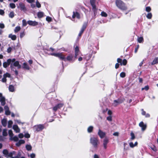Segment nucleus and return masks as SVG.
Instances as JSON below:
<instances>
[{
    "instance_id": "obj_25",
    "label": "nucleus",
    "mask_w": 158,
    "mask_h": 158,
    "mask_svg": "<svg viewBox=\"0 0 158 158\" xmlns=\"http://www.w3.org/2000/svg\"><path fill=\"white\" fill-rule=\"evenodd\" d=\"M2 124L4 127H6L7 124V121L5 119H3L2 121Z\"/></svg>"
},
{
    "instance_id": "obj_41",
    "label": "nucleus",
    "mask_w": 158,
    "mask_h": 158,
    "mask_svg": "<svg viewBox=\"0 0 158 158\" xmlns=\"http://www.w3.org/2000/svg\"><path fill=\"white\" fill-rule=\"evenodd\" d=\"M15 153V152H11L10 153H9L7 157H10L11 158L12 157H13L12 156L13 154H14Z\"/></svg>"
},
{
    "instance_id": "obj_22",
    "label": "nucleus",
    "mask_w": 158,
    "mask_h": 158,
    "mask_svg": "<svg viewBox=\"0 0 158 158\" xmlns=\"http://www.w3.org/2000/svg\"><path fill=\"white\" fill-rule=\"evenodd\" d=\"M25 143V141L23 140H20L18 142L16 143V145L18 146H19L21 144H23Z\"/></svg>"
},
{
    "instance_id": "obj_39",
    "label": "nucleus",
    "mask_w": 158,
    "mask_h": 158,
    "mask_svg": "<svg viewBox=\"0 0 158 158\" xmlns=\"http://www.w3.org/2000/svg\"><path fill=\"white\" fill-rule=\"evenodd\" d=\"M3 135L4 136H6L7 135V130L6 129H4L3 131Z\"/></svg>"
},
{
    "instance_id": "obj_49",
    "label": "nucleus",
    "mask_w": 158,
    "mask_h": 158,
    "mask_svg": "<svg viewBox=\"0 0 158 158\" xmlns=\"http://www.w3.org/2000/svg\"><path fill=\"white\" fill-rule=\"evenodd\" d=\"M86 27V25H84L81 29V31H82V32H84V31L85 30V29Z\"/></svg>"
},
{
    "instance_id": "obj_54",
    "label": "nucleus",
    "mask_w": 158,
    "mask_h": 158,
    "mask_svg": "<svg viewBox=\"0 0 158 158\" xmlns=\"http://www.w3.org/2000/svg\"><path fill=\"white\" fill-rule=\"evenodd\" d=\"M8 60H10V63H13L14 62H15V58H13L12 59H9Z\"/></svg>"
},
{
    "instance_id": "obj_36",
    "label": "nucleus",
    "mask_w": 158,
    "mask_h": 158,
    "mask_svg": "<svg viewBox=\"0 0 158 158\" xmlns=\"http://www.w3.org/2000/svg\"><path fill=\"white\" fill-rule=\"evenodd\" d=\"M152 15L151 13H148L146 16L147 18L148 19H151L152 17Z\"/></svg>"
},
{
    "instance_id": "obj_10",
    "label": "nucleus",
    "mask_w": 158,
    "mask_h": 158,
    "mask_svg": "<svg viewBox=\"0 0 158 158\" xmlns=\"http://www.w3.org/2000/svg\"><path fill=\"white\" fill-rule=\"evenodd\" d=\"M139 126L141 128L142 130L144 131L146 128V125L143 122H140L139 124Z\"/></svg>"
},
{
    "instance_id": "obj_7",
    "label": "nucleus",
    "mask_w": 158,
    "mask_h": 158,
    "mask_svg": "<svg viewBox=\"0 0 158 158\" xmlns=\"http://www.w3.org/2000/svg\"><path fill=\"white\" fill-rule=\"evenodd\" d=\"M109 139L106 137L103 140V145L105 149H106L107 148V145L109 142Z\"/></svg>"
},
{
    "instance_id": "obj_62",
    "label": "nucleus",
    "mask_w": 158,
    "mask_h": 158,
    "mask_svg": "<svg viewBox=\"0 0 158 158\" xmlns=\"http://www.w3.org/2000/svg\"><path fill=\"white\" fill-rule=\"evenodd\" d=\"M30 156L31 158H34L35 156V155L34 153H32L30 155Z\"/></svg>"
},
{
    "instance_id": "obj_32",
    "label": "nucleus",
    "mask_w": 158,
    "mask_h": 158,
    "mask_svg": "<svg viewBox=\"0 0 158 158\" xmlns=\"http://www.w3.org/2000/svg\"><path fill=\"white\" fill-rule=\"evenodd\" d=\"M13 124V122L11 120H10L8 122V128H10L12 127V124Z\"/></svg>"
},
{
    "instance_id": "obj_48",
    "label": "nucleus",
    "mask_w": 158,
    "mask_h": 158,
    "mask_svg": "<svg viewBox=\"0 0 158 158\" xmlns=\"http://www.w3.org/2000/svg\"><path fill=\"white\" fill-rule=\"evenodd\" d=\"M3 76L4 77L5 76L6 78L7 77H10V75L9 73H6L3 75Z\"/></svg>"
},
{
    "instance_id": "obj_33",
    "label": "nucleus",
    "mask_w": 158,
    "mask_h": 158,
    "mask_svg": "<svg viewBox=\"0 0 158 158\" xmlns=\"http://www.w3.org/2000/svg\"><path fill=\"white\" fill-rule=\"evenodd\" d=\"M93 129V127L92 126H89L87 129L88 131V132L90 133L91 132Z\"/></svg>"
},
{
    "instance_id": "obj_2",
    "label": "nucleus",
    "mask_w": 158,
    "mask_h": 158,
    "mask_svg": "<svg viewBox=\"0 0 158 158\" xmlns=\"http://www.w3.org/2000/svg\"><path fill=\"white\" fill-rule=\"evenodd\" d=\"M90 143L94 147H96L99 142L97 138L92 137L90 138Z\"/></svg>"
},
{
    "instance_id": "obj_4",
    "label": "nucleus",
    "mask_w": 158,
    "mask_h": 158,
    "mask_svg": "<svg viewBox=\"0 0 158 158\" xmlns=\"http://www.w3.org/2000/svg\"><path fill=\"white\" fill-rule=\"evenodd\" d=\"M51 55L52 56H54L56 57H58L61 60H65L64 56L61 53H52L51 54Z\"/></svg>"
},
{
    "instance_id": "obj_27",
    "label": "nucleus",
    "mask_w": 158,
    "mask_h": 158,
    "mask_svg": "<svg viewBox=\"0 0 158 158\" xmlns=\"http://www.w3.org/2000/svg\"><path fill=\"white\" fill-rule=\"evenodd\" d=\"M44 14L43 12H39L38 13L37 15L39 18H41L44 16Z\"/></svg>"
},
{
    "instance_id": "obj_20",
    "label": "nucleus",
    "mask_w": 158,
    "mask_h": 158,
    "mask_svg": "<svg viewBox=\"0 0 158 158\" xmlns=\"http://www.w3.org/2000/svg\"><path fill=\"white\" fill-rule=\"evenodd\" d=\"M129 146L131 148H133L135 146H137L138 144V143L137 142H136L134 144L132 142H130L129 143Z\"/></svg>"
},
{
    "instance_id": "obj_19",
    "label": "nucleus",
    "mask_w": 158,
    "mask_h": 158,
    "mask_svg": "<svg viewBox=\"0 0 158 158\" xmlns=\"http://www.w3.org/2000/svg\"><path fill=\"white\" fill-rule=\"evenodd\" d=\"M8 37L10 38L13 40H15L16 39V36L14 35L10 34L9 35Z\"/></svg>"
},
{
    "instance_id": "obj_21",
    "label": "nucleus",
    "mask_w": 158,
    "mask_h": 158,
    "mask_svg": "<svg viewBox=\"0 0 158 158\" xmlns=\"http://www.w3.org/2000/svg\"><path fill=\"white\" fill-rule=\"evenodd\" d=\"M65 61L66 60L69 61L73 60V57L72 55H69L67 57L66 59H65Z\"/></svg>"
},
{
    "instance_id": "obj_58",
    "label": "nucleus",
    "mask_w": 158,
    "mask_h": 158,
    "mask_svg": "<svg viewBox=\"0 0 158 158\" xmlns=\"http://www.w3.org/2000/svg\"><path fill=\"white\" fill-rule=\"evenodd\" d=\"M12 48H11V47H9L7 49V52H8V53H10L11 50H12Z\"/></svg>"
},
{
    "instance_id": "obj_11",
    "label": "nucleus",
    "mask_w": 158,
    "mask_h": 158,
    "mask_svg": "<svg viewBox=\"0 0 158 158\" xmlns=\"http://www.w3.org/2000/svg\"><path fill=\"white\" fill-rule=\"evenodd\" d=\"M27 23L31 26H35L37 25L38 23L37 22L35 21H32L31 20H29L27 22Z\"/></svg>"
},
{
    "instance_id": "obj_52",
    "label": "nucleus",
    "mask_w": 158,
    "mask_h": 158,
    "mask_svg": "<svg viewBox=\"0 0 158 158\" xmlns=\"http://www.w3.org/2000/svg\"><path fill=\"white\" fill-rule=\"evenodd\" d=\"M117 61L118 63H120L121 65H122V60L120 58H118L117 60Z\"/></svg>"
},
{
    "instance_id": "obj_28",
    "label": "nucleus",
    "mask_w": 158,
    "mask_h": 158,
    "mask_svg": "<svg viewBox=\"0 0 158 158\" xmlns=\"http://www.w3.org/2000/svg\"><path fill=\"white\" fill-rule=\"evenodd\" d=\"M121 103V102H119V101H118V100H115L114 101V102H113V105L114 106H117L118 105V103Z\"/></svg>"
},
{
    "instance_id": "obj_13",
    "label": "nucleus",
    "mask_w": 158,
    "mask_h": 158,
    "mask_svg": "<svg viewBox=\"0 0 158 158\" xmlns=\"http://www.w3.org/2000/svg\"><path fill=\"white\" fill-rule=\"evenodd\" d=\"M13 128L14 131L16 133H19L20 131V129L19 128L18 126L17 125H14L13 127Z\"/></svg>"
},
{
    "instance_id": "obj_47",
    "label": "nucleus",
    "mask_w": 158,
    "mask_h": 158,
    "mask_svg": "<svg viewBox=\"0 0 158 158\" xmlns=\"http://www.w3.org/2000/svg\"><path fill=\"white\" fill-rule=\"evenodd\" d=\"M145 10L148 12H150L151 10V8L149 6H147L146 7Z\"/></svg>"
},
{
    "instance_id": "obj_40",
    "label": "nucleus",
    "mask_w": 158,
    "mask_h": 158,
    "mask_svg": "<svg viewBox=\"0 0 158 158\" xmlns=\"http://www.w3.org/2000/svg\"><path fill=\"white\" fill-rule=\"evenodd\" d=\"M14 16V13L13 12H11L9 15V16L11 18H13Z\"/></svg>"
},
{
    "instance_id": "obj_51",
    "label": "nucleus",
    "mask_w": 158,
    "mask_h": 158,
    "mask_svg": "<svg viewBox=\"0 0 158 158\" xmlns=\"http://www.w3.org/2000/svg\"><path fill=\"white\" fill-rule=\"evenodd\" d=\"M46 20L48 22H50L51 21L52 19L51 17L48 16H47L46 18Z\"/></svg>"
},
{
    "instance_id": "obj_55",
    "label": "nucleus",
    "mask_w": 158,
    "mask_h": 158,
    "mask_svg": "<svg viewBox=\"0 0 158 158\" xmlns=\"http://www.w3.org/2000/svg\"><path fill=\"white\" fill-rule=\"evenodd\" d=\"M63 106V104H58L57 106L58 108H60L61 107H62Z\"/></svg>"
},
{
    "instance_id": "obj_18",
    "label": "nucleus",
    "mask_w": 158,
    "mask_h": 158,
    "mask_svg": "<svg viewBox=\"0 0 158 158\" xmlns=\"http://www.w3.org/2000/svg\"><path fill=\"white\" fill-rule=\"evenodd\" d=\"M73 18H74L75 17H76L78 19L80 18V15L77 12H73V15L72 16Z\"/></svg>"
},
{
    "instance_id": "obj_38",
    "label": "nucleus",
    "mask_w": 158,
    "mask_h": 158,
    "mask_svg": "<svg viewBox=\"0 0 158 158\" xmlns=\"http://www.w3.org/2000/svg\"><path fill=\"white\" fill-rule=\"evenodd\" d=\"M26 148L28 151L31 150V147L30 145H27L26 146Z\"/></svg>"
},
{
    "instance_id": "obj_34",
    "label": "nucleus",
    "mask_w": 158,
    "mask_h": 158,
    "mask_svg": "<svg viewBox=\"0 0 158 158\" xmlns=\"http://www.w3.org/2000/svg\"><path fill=\"white\" fill-rule=\"evenodd\" d=\"M8 133L10 137V138L13 136V133L12 131L11 130H9L8 131Z\"/></svg>"
},
{
    "instance_id": "obj_17",
    "label": "nucleus",
    "mask_w": 158,
    "mask_h": 158,
    "mask_svg": "<svg viewBox=\"0 0 158 158\" xmlns=\"http://www.w3.org/2000/svg\"><path fill=\"white\" fill-rule=\"evenodd\" d=\"M158 63V56L155 57L151 63L152 65Z\"/></svg>"
},
{
    "instance_id": "obj_44",
    "label": "nucleus",
    "mask_w": 158,
    "mask_h": 158,
    "mask_svg": "<svg viewBox=\"0 0 158 158\" xmlns=\"http://www.w3.org/2000/svg\"><path fill=\"white\" fill-rule=\"evenodd\" d=\"M101 15L102 16L104 17H106L107 16V14L106 12L103 11L101 12Z\"/></svg>"
},
{
    "instance_id": "obj_6",
    "label": "nucleus",
    "mask_w": 158,
    "mask_h": 158,
    "mask_svg": "<svg viewBox=\"0 0 158 158\" xmlns=\"http://www.w3.org/2000/svg\"><path fill=\"white\" fill-rule=\"evenodd\" d=\"M44 128L43 125L40 124L38 125L35 126L34 127V129L37 131H42Z\"/></svg>"
},
{
    "instance_id": "obj_42",
    "label": "nucleus",
    "mask_w": 158,
    "mask_h": 158,
    "mask_svg": "<svg viewBox=\"0 0 158 158\" xmlns=\"http://www.w3.org/2000/svg\"><path fill=\"white\" fill-rule=\"evenodd\" d=\"M150 148H151V149L153 151H154L155 152H156L157 151L156 148L155 146L153 145V146H152Z\"/></svg>"
},
{
    "instance_id": "obj_24",
    "label": "nucleus",
    "mask_w": 158,
    "mask_h": 158,
    "mask_svg": "<svg viewBox=\"0 0 158 158\" xmlns=\"http://www.w3.org/2000/svg\"><path fill=\"white\" fill-rule=\"evenodd\" d=\"M9 90L10 92H14V87L12 85H10L9 87Z\"/></svg>"
},
{
    "instance_id": "obj_53",
    "label": "nucleus",
    "mask_w": 158,
    "mask_h": 158,
    "mask_svg": "<svg viewBox=\"0 0 158 158\" xmlns=\"http://www.w3.org/2000/svg\"><path fill=\"white\" fill-rule=\"evenodd\" d=\"M149 89V87L147 85L145 86L144 88H142V90H143L144 89H145L146 90H148Z\"/></svg>"
},
{
    "instance_id": "obj_30",
    "label": "nucleus",
    "mask_w": 158,
    "mask_h": 158,
    "mask_svg": "<svg viewBox=\"0 0 158 158\" xmlns=\"http://www.w3.org/2000/svg\"><path fill=\"white\" fill-rule=\"evenodd\" d=\"M131 138H130V139L131 140H132L134 139L135 138V136L133 132H131L130 134Z\"/></svg>"
},
{
    "instance_id": "obj_31",
    "label": "nucleus",
    "mask_w": 158,
    "mask_h": 158,
    "mask_svg": "<svg viewBox=\"0 0 158 158\" xmlns=\"http://www.w3.org/2000/svg\"><path fill=\"white\" fill-rule=\"evenodd\" d=\"M137 41L139 43H141L143 42V37H138L137 39Z\"/></svg>"
},
{
    "instance_id": "obj_64",
    "label": "nucleus",
    "mask_w": 158,
    "mask_h": 158,
    "mask_svg": "<svg viewBox=\"0 0 158 158\" xmlns=\"http://www.w3.org/2000/svg\"><path fill=\"white\" fill-rule=\"evenodd\" d=\"M58 109V108L57 106H56L53 108V110L55 111H56Z\"/></svg>"
},
{
    "instance_id": "obj_45",
    "label": "nucleus",
    "mask_w": 158,
    "mask_h": 158,
    "mask_svg": "<svg viewBox=\"0 0 158 158\" xmlns=\"http://www.w3.org/2000/svg\"><path fill=\"white\" fill-rule=\"evenodd\" d=\"M120 77H121L123 78L125 77L126 74L124 72H122L120 74Z\"/></svg>"
},
{
    "instance_id": "obj_15",
    "label": "nucleus",
    "mask_w": 158,
    "mask_h": 158,
    "mask_svg": "<svg viewBox=\"0 0 158 158\" xmlns=\"http://www.w3.org/2000/svg\"><path fill=\"white\" fill-rule=\"evenodd\" d=\"M79 49L78 46H76L75 49V57L76 58L77 56L78 55L79 53Z\"/></svg>"
},
{
    "instance_id": "obj_60",
    "label": "nucleus",
    "mask_w": 158,
    "mask_h": 158,
    "mask_svg": "<svg viewBox=\"0 0 158 158\" xmlns=\"http://www.w3.org/2000/svg\"><path fill=\"white\" fill-rule=\"evenodd\" d=\"M19 137L20 138H22L23 137V135L22 133H20L19 134Z\"/></svg>"
},
{
    "instance_id": "obj_23",
    "label": "nucleus",
    "mask_w": 158,
    "mask_h": 158,
    "mask_svg": "<svg viewBox=\"0 0 158 158\" xmlns=\"http://www.w3.org/2000/svg\"><path fill=\"white\" fill-rule=\"evenodd\" d=\"M21 28L20 26L16 27H15V28L14 30V32L15 33H16L18 32V31H20V30H21Z\"/></svg>"
},
{
    "instance_id": "obj_63",
    "label": "nucleus",
    "mask_w": 158,
    "mask_h": 158,
    "mask_svg": "<svg viewBox=\"0 0 158 158\" xmlns=\"http://www.w3.org/2000/svg\"><path fill=\"white\" fill-rule=\"evenodd\" d=\"M4 27V25L3 23H0V28H3Z\"/></svg>"
},
{
    "instance_id": "obj_61",
    "label": "nucleus",
    "mask_w": 158,
    "mask_h": 158,
    "mask_svg": "<svg viewBox=\"0 0 158 158\" xmlns=\"http://www.w3.org/2000/svg\"><path fill=\"white\" fill-rule=\"evenodd\" d=\"M24 136L26 138H29L30 137V135L29 134L27 133Z\"/></svg>"
},
{
    "instance_id": "obj_43",
    "label": "nucleus",
    "mask_w": 158,
    "mask_h": 158,
    "mask_svg": "<svg viewBox=\"0 0 158 158\" xmlns=\"http://www.w3.org/2000/svg\"><path fill=\"white\" fill-rule=\"evenodd\" d=\"M25 33L23 31L21 32L20 33V38H22L23 36H24L25 35Z\"/></svg>"
},
{
    "instance_id": "obj_16",
    "label": "nucleus",
    "mask_w": 158,
    "mask_h": 158,
    "mask_svg": "<svg viewBox=\"0 0 158 158\" xmlns=\"http://www.w3.org/2000/svg\"><path fill=\"white\" fill-rule=\"evenodd\" d=\"M23 69H27V70H29L30 67L25 62L23 64Z\"/></svg>"
},
{
    "instance_id": "obj_14",
    "label": "nucleus",
    "mask_w": 158,
    "mask_h": 158,
    "mask_svg": "<svg viewBox=\"0 0 158 158\" xmlns=\"http://www.w3.org/2000/svg\"><path fill=\"white\" fill-rule=\"evenodd\" d=\"M4 108L5 111V114L7 115H10V112L9 110L8 107L7 106H5Z\"/></svg>"
},
{
    "instance_id": "obj_46",
    "label": "nucleus",
    "mask_w": 158,
    "mask_h": 158,
    "mask_svg": "<svg viewBox=\"0 0 158 158\" xmlns=\"http://www.w3.org/2000/svg\"><path fill=\"white\" fill-rule=\"evenodd\" d=\"M127 63V61L126 59H124L122 62V65H125Z\"/></svg>"
},
{
    "instance_id": "obj_1",
    "label": "nucleus",
    "mask_w": 158,
    "mask_h": 158,
    "mask_svg": "<svg viewBox=\"0 0 158 158\" xmlns=\"http://www.w3.org/2000/svg\"><path fill=\"white\" fill-rule=\"evenodd\" d=\"M116 6L120 9L123 10H125L127 9L125 4L120 0H116L115 1Z\"/></svg>"
},
{
    "instance_id": "obj_29",
    "label": "nucleus",
    "mask_w": 158,
    "mask_h": 158,
    "mask_svg": "<svg viewBox=\"0 0 158 158\" xmlns=\"http://www.w3.org/2000/svg\"><path fill=\"white\" fill-rule=\"evenodd\" d=\"M10 140H13L15 141H17L18 140V138L17 136H12L10 138Z\"/></svg>"
},
{
    "instance_id": "obj_35",
    "label": "nucleus",
    "mask_w": 158,
    "mask_h": 158,
    "mask_svg": "<svg viewBox=\"0 0 158 158\" xmlns=\"http://www.w3.org/2000/svg\"><path fill=\"white\" fill-rule=\"evenodd\" d=\"M27 25V23L25 19H23L22 20V26L23 27L26 26Z\"/></svg>"
},
{
    "instance_id": "obj_8",
    "label": "nucleus",
    "mask_w": 158,
    "mask_h": 158,
    "mask_svg": "<svg viewBox=\"0 0 158 158\" xmlns=\"http://www.w3.org/2000/svg\"><path fill=\"white\" fill-rule=\"evenodd\" d=\"M0 102H1V104L2 106L4 105L6 103L5 98L2 96V94L1 93H0Z\"/></svg>"
},
{
    "instance_id": "obj_56",
    "label": "nucleus",
    "mask_w": 158,
    "mask_h": 158,
    "mask_svg": "<svg viewBox=\"0 0 158 158\" xmlns=\"http://www.w3.org/2000/svg\"><path fill=\"white\" fill-rule=\"evenodd\" d=\"M6 78L5 77L3 76V78H2V82H6Z\"/></svg>"
},
{
    "instance_id": "obj_9",
    "label": "nucleus",
    "mask_w": 158,
    "mask_h": 158,
    "mask_svg": "<svg viewBox=\"0 0 158 158\" xmlns=\"http://www.w3.org/2000/svg\"><path fill=\"white\" fill-rule=\"evenodd\" d=\"M98 134L100 136V138L102 139L105 136L106 133L102 131L100 129H99L98 132Z\"/></svg>"
},
{
    "instance_id": "obj_50",
    "label": "nucleus",
    "mask_w": 158,
    "mask_h": 158,
    "mask_svg": "<svg viewBox=\"0 0 158 158\" xmlns=\"http://www.w3.org/2000/svg\"><path fill=\"white\" fill-rule=\"evenodd\" d=\"M107 120L109 121H111L112 120V117L111 116H109L106 118Z\"/></svg>"
},
{
    "instance_id": "obj_37",
    "label": "nucleus",
    "mask_w": 158,
    "mask_h": 158,
    "mask_svg": "<svg viewBox=\"0 0 158 158\" xmlns=\"http://www.w3.org/2000/svg\"><path fill=\"white\" fill-rule=\"evenodd\" d=\"M10 6L11 8L14 9L15 7V5L13 3H10Z\"/></svg>"
},
{
    "instance_id": "obj_57",
    "label": "nucleus",
    "mask_w": 158,
    "mask_h": 158,
    "mask_svg": "<svg viewBox=\"0 0 158 158\" xmlns=\"http://www.w3.org/2000/svg\"><path fill=\"white\" fill-rule=\"evenodd\" d=\"M36 6L38 8H40L41 7L40 4L37 1L36 2Z\"/></svg>"
},
{
    "instance_id": "obj_12",
    "label": "nucleus",
    "mask_w": 158,
    "mask_h": 158,
    "mask_svg": "<svg viewBox=\"0 0 158 158\" xmlns=\"http://www.w3.org/2000/svg\"><path fill=\"white\" fill-rule=\"evenodd\" d=\"M10 60H8V59L6 62H3V67L5 68L7 67L10 64H11L10 63Z\"/></svg>"
},
{
    "instance_id": "obj_5",
    "label": "nucleus",
    "mask_w": 158,
    "mask_h": 158,
    "mask_svg": "<svg viewBox=\"0 0 158 158\" xmlns=\"http://www.w3.org/2000/svg\"><path fill=\"white\" fill-rule=\"evenodd\" d=\"M18 8H20L21 10L24 12H26L27 10L25 4L22 2H20L19 3V6H18Z\"/></svg>"
},
{
    "instance_id": "obj_3",
    "label": "nucleus",
    "mask_w": 158,
    "mask_h": 158,
    "mask_svg": "<svg viewBox=\"0 0 158 158\" xmlns=\"http://www.w3.org/2000/svg\"><path fill=\"white\" fill-rule=\"evenodd\" d=\"M14 66L17 67L18 69H20L21 68V65L19 64V62L17 61H15L13 63L11 64L10 67L13 71H14L15 69Z\"/></svg>"
},
{
    "instance_id": "obj_26",
    "label": "nucleus",
    "mask_w": 158,
    "mask_h": 158,
    "mask_svg": "<svg viewBox=\"0 0 158 158\" xmlns=\"http://www.w3.org/2000/svg\"><path fill=\"white\" fill-rule=\"evenodd\" d=\"M2 152L3 154L4 155L5 157H7L8 155L9 152L7 150H4Z\"/></svg>"
},
{
    "instance_id": "obj_59",
    "label": "nucleus",
    "mask_w": 158,
    "mask_h": 158,
    "mask_svg": "<svg viewBox=\"0 0 158 158\" xmlns=\"http://www.w3.org/2000/svg\"><path fill=\"white\" fill-rule=\"evenodd\" d=\"M4 14V11L2 10H0V15H3Z\"/></svg>"
}]
</instances>
